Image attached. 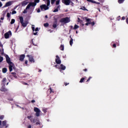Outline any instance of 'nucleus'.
<instances>
[{
  "instance_id": "nucleus-1",
  "label": "nucleus",
  "mask_w": 128,
  "mask_h": 128,
  "mask_svg": "<svg viewBox=\"0 0 128 128\" xmlns=\"http://www.w3.org/2000/svg\"><path fill=\"white\" fill-rule=\"evenodd\" d=\"M46 2L47 4L46 5V4H42L40 6V8L41 10H48V8H50L48 6H50V0H46Z\"/></svg>"
},
{
  "instance_id": "nucleus-2",
  "label": "nucleus",
  "mask_w": 128,
  "mask_h": 128,
  "mask_svg": "<svg viewBox=\"0 0 128 128\" xmlns=\"http://www.w3.org/2000/svg\"><path fill=\"white\" fill-rule=\"evenodd\" d=\"M20 22L22 26H23V28L26 27V26H28V22L26 21V22H24V18L22 16L20 17Z\"/></svg>"
},
{
  "instance_id": "nucleus-3",
  "label": "nucleus",
  "mask_w": 128,
  "mask_h": 128,
  "mask_svg": "<svg viewBox=\"0 0 128 128\" xmlns=\"http://www.w3.org/2000/svg\"><path fill=\"white\" fill-rule=\"evenodd\" d=\"M60 22H64V24H68L70 22V19L68 17L62 18L60 20Z\"/></svg>"
},
{
  "instance_id": "nucleus-4",
  "label": "nucleus",
  "mask_w": 128,
  "mask_h": 128,
  "mask_svg": "<svg viewBox=\"0 0 128 128\" xmlns=\"http://www.w3.org/2000/svg\"><path fill=\"white\" fill-rule=\"evenodd\" d=\"M34 112H36L35 114V116H40L41 111L40 110V108H36V107H34Z\"/></svg>"
},
{
  "instance_id": "nucleus-5",
  "label": "nucleus",
  "mask_w": 128,
  "mask_h": 128,
  "mask_svg": "<svg viewBox=\"0 0 128 128\" xmlns=\"http://www.w3.org/2000/svg\"><path fill=\"white\" fill-rule=\"evenodd\" d=\"M36 6V3H34V2H30L28 4V5L26 6V10L30 9V7L34 8V7Z\"/></svg>"
},
{
  "instance_id": "nucleus-6",
  "label": "nucleus",
  "mask_w": 128,
  "mask_h": 128,
  "mask_svg": "<svg viewBox=\"0 0 128 128\" xmlns=\"http://www.w3.org/2000/svg\"><path fill=\"white\" fill-rule=\"evenodd\" d=\"M26 56L27 58H28V60L30 62L34 63L35 61L32 55H27Z\"/></svg>"
},
{
  "instance_id": "nucleus-7",
  "label": "nucleus",
  "mask_w": 128,
  "mask_h": 128,
  "mask_svg": "<svg viewBox=\"0 0 128 128\" xmlns=\"http://www.w3.org/2000/svg\"><path fill=\"white\" fill-rule=\"evenodd\" d=\"M8 64V68H9V70L10 72H12V68H14V64L12 62L11 63Z\"/></svg>"
},
{
  "instance_id": "nucleus-8",
  "label": "nucleus",
  "mask_w": 128,
  "mask_h": 128,
  "mask_svg": "<svg viewBox=\"0 0 128 128\" xmlns=\"http://www.w3.org/2000/svg\"><path fill=\"white\" fill-rule=\"evenodd\" d=\"M56 62L57 64H62V60H60V57L58 55L56 56Z\"/></svg>"
},
{
  "instance_id": "nucleus-9",
  "label": "nucleus",
  "mask_w": 128,
  "mask_h": 128,
  "mask_svg": "<svg viewBox=\"0 0 128 128\" xmlns=\"http://www.w3.org/2000/svg\"><path fill=\"white\" fill-rule=\"evenodd\" d=\"M10 36H12L11 30H9L8 32L4 34V38H10Z\"/></svg>"
},
{
  "instance_id": "nucleus-10",
  "label": "nucleus",
  "mask_w": 128,
  "mask_h": 128,
  "mask_svg": "<svg viewBox=\"0 0 128 128\" xmlns=\"http://www.w3.org/2000/svg\"><path fill=\"white\" fill-rule=\"evenodd\" d=\"M62 2L64 4H66V6H70L72 1L70 0H63Z\"/></svg>"
},
{
  "instance_id": "nucleus-11",
  "label": "nucleus",
  "mask_w": 128,
  "mask_h": 128,
  "mask_svg": "<svg viewBox=\"0 0 128 128\" xmlns=\"http://www.w3.org/2000/svg\"><path fill=\"white\" fill-rule=\"evenodd\" d=\"M5 56L7 64H12V62L10 61V58L8 56V55L6 54Z\"/></svg>"
},
{
  "instance_id": "nucleus-12",
  "label": "nucleus",
  "mask_w": 128,
  "mask_h": 128,
  "mask_svg": "<svg viewBox=\"0 0 128 128\" xmlns=\"http://www.w3.org/2000/svg\"><path fill=\"white\" fill-rule=\"evenodd\" d=\"M12 4V1H9L6 3L5 5L4 6V8H6L8 6H10Z\"/></svg>"
},
{
  "instance_id": "nucleus-13",
  "label": "nucleus",
  "mask_w": 128,
  "mask_h": 128,
  "mask_svg": "<svg viewBox=\"0 0 128 128\" xmlns=\"http://www.w3.org/2000/svg\"><path fill=\"white\" fill-rule=\"evenodd\" d=\"M28 0L23 1L21 2V5L22 6H26V4H28Z\"/></svg>"
},
{
  "instance_id": "nucleus-14",
  "label": "nucleus",
  "mask_w": 128,
  "mask_h": 128,
  "mask_svg": "<svg viewBox=\"0 0 128 128\" xmlns=\"http://www.w3.org/2000/svg\"><path fill=\"white\" fill-rule=\"evenodd\" d=\"M0 90L1 92H8V90L6 88L4 84L0 88Z\"/></svg>"
},
{
  "instance_id": "nucleus-15",
  "label": "nucleus",
  "mask_w": 128,
  "mask_h": 128,
  "mask_svg": "<svg viewBox=\"0 0 128 128\" xmlns=\"http://www.w3.org/2000/svg\"><path fill=\"white\" fill-rule=\"evenodd\" d=\"M25 56H24V54L20 55V56L19 60H20V62H23L24 60Z\"/></svg>"
},
{
  "instance_id": "nucleus-16",
  "label": "nucleus",
  "mask_w": 128,
  "mask_h": 128,
  "mask_svg": "<svg viewBox=\"0 0 128 128\" xmlns=\"http://www.w3.org/2000/svg\"><path fill=\"white\" fill-rule=\"evenodd\" d=\"M66 66H64V64H61L60 66L59 70H66Z\"/></svg>"
},
{
  "instance_id": "nucleus-17",
  "label": "nucleus",
  "mask_w": 128,
  "mask_h": 128,
  "mask_svg": "<svg viewBox=\"0 0 128 128\" xmlns=\"http://www.w3.org/2000/svg\"><path fill=\"white\" fill-rule=\"evenodd\" d=\"M57 26H58V22H54L52 24V28H56Z\"/></svg>"
},
{
  "instance_id": "nucleus-18",
  "label": "nucleus",
  "mask_w": 128,
  "mask_h": 128,
  "mask_svg": "<svg viewBox=\"0 0 128 128\" xmlns=\"http://www.w3.org/2000/svg\"><path fill=\"white\" fill-rule=\"evenodd\" d=\"M60 5L57 6L56 8L54 10L53 12H58V8H60Z\"/></svg>"
},
{
  "instance_id": "nucleus-19",
  "label": "nucleus",
  "mask_w": 128,
  "mask_h": 128,
  "mask_svg": "<svg viewBox=\"0 0 128 128\" xmlns=\"http://www.w3.org/2000/svg\"><path fill=\"white\" fill-rule=\"evenodd\" d=\"M60 50H64V46L62 44L60 46Z\"/></svg>"
},
{
  "instance_id": "nucleus-20",
  "label": "nucleus",
  "mask_w": 128,
  "mask_h": 128,
  "mask_svg": "<svg viewBox=\"0 0 128 128\" xmlns=\"http://www.w3.org/2000/svg\"><path fill=\"white\" fill-rule=\"evenodd\" d=\"M3 74H6L8 72V69L6 68H4L2 70Z\"/></svg>"
},
{
  "instance_id": "nucleus-21",
  "label": "nucleus",
  "mask_w": 128,
  "mask_h": 128,
  "mask_svg": "<svg viewBox=\"0 0 128 128\" xmlns=\"http://www.w3.org/2000/svg\"><path fill=\"white\" fill-rule=\"evenodd\" d=\"M11 74L13 75L14 78H18V76H16V72H12Z\"/></svg>"
},
{
  "instance_id": "nucleus-22",
  "label": "nucleus",
  "mask_w": 128,
  "mask_h": 128,
  "mask_svg": "<svg viewBox=\"0 0 128 128\" xmlns=\"http://www.w3.org/2000/svg\"><path fill=\"white\" fill-rule=\"evenodd\" d=\"M0 54H1L2 56H4V49L2 48H0Z\"/></svg>"
},
{
  "instance_id": "nucleus-23",
  "label": "nucleus",
  "mask_w": 128,
  "mask_h": 128,
  "mask_svg": "<svg viewBox=\"0 0 128 128\" xmlns=\"http://www.w3.org/2000/svg\"><path fill=\"white\" fill-rule=\"evenodd\" d=\"M80 10H86L87 12H88V10L84 6H82L81 8H80Z\"/></svg>"
},
{
  "instance_id": "nucleus-24",
  "label": "nucleus",
  "mask_w": 128,
  "mask_h": 128,
  "mask_svg": "<svg viewBox=\"0 0 128 128\" xmlns=\"http://www.w3.org/2000/svg\"><path fill=\"white\" fill-rule=\"evenodd\" d=\"M42 111L44 112V114H46L48 112V108H44L42 109Z\"/></svg>"
},
{
  "instance_id": "nucleus-25",
  "label": "nucleus",
  "mask_w": 128,
  "mask_h": 128,
  "mask_svg": "<svg viewBox=\"0 0 128 128\" xmlns=\"http://www.w3.org/2000/svg\"><path fill=\"white\" fill-rule=\"evenodd\" d=\"M73 42H74V39H72V38H70V46H72Z\"/></svg>"
},
{
  "instance_id": "nucleus-26",
  "label": "nucleus",
  "mask_w": 128,
  "mask_h": 128,
  "mask_svg": "<svg viewBox=\"0 0 128 128\" xmlns=\"http://www.w3.org/2000/svg\"><path fill=\"white\" fill-rule=\"evenodd\" d=\"M80 26L78 25L75 24L74 26V28H73V30H78Z\"/></svg>"
},
{
  "instance_id": "nucleus-27",
  "label": "nucleus",
  "mask_w": 128,
  "mask_h": 128,
  "mask_svg": "<svg viewBox=\"0 0 128 128\" xmlns=\"http://www.w3.org/2000/svg\"><path fill=\"white\" fill-rule=\"evenodd\" d=\"M2 124H3L4 126H6V120H4L2 122Z\"/></svg>"
},
{
  "instance_id": "nucleus-28",
  "label": "nucleus",
  "mask_w": 128,
  "mask_h": 128,
  "mask_svg": "<svg viewBox=\"0 0 128 128\" xmlns=\"http://www.w3.org/2000/svg\"><path fill=\"white\" fill-rule=\"evenodd\" d=\"M30 121L31 122H34V123L36 122V120L34 118H31L30 119Z\"/></svg>"
},
{
  "instance_id": "nucleus-29",
  "label": "nucleus",
  "mask_w": 128,
  "mask_h": 128,
  "mask_svg": "<svg viewBox=\"0 0 128 128\" xmlns=\"http://www.w3.org/2000/svg\"><path fill=\"white\" fill-rule=\"evenodd\" d=\"M16 22V20L14 19H12L11 22H10V24H14Z\"/></svg>"
},
{
  "instance_id": "nucleus-30",
  "label": "nucleus",
  "mask_w": 128,
  "mask_h": 128,
  "mask_svg": "<svg viewBox=\"0 0 128 128\" xmlns=\"http://www.w3.org/2000/svg\"><path fill=\"white\" fill-rule=\"evenodd\" d=\"M87 2H92V4L96 3V1L94 0H86Z\"/></svg>"
},
{
  "instance_id": "nucleus-31",
  "label": "nucleus",
  "mask_w": 128,
  "mask_h": 128,
  "mask_svg": "<svg viewBox=\"0 0 128 128\" xmlns=\"http://www.w3.org/2000/svg\"><path fill=\"white\" fill-rule=\"evenodd\" d=\"M6 78H4L2 80V82L4 84H6Z\"/></svg>"
},
{
  "instance_id": "nucleus-32",
  "label": "nucleus",
  "mask_w": 128,
  "mask_h": 128,
  "mask_svg": "<svg viewBox=\"0 0 128 128\" xmlns=\"http://www.w3.org/2000/svg\"><path fill=\"white\" fill-rule=\"evenodd\" d=\"M54 22H58V18H56V16L54 17Z\"/></svg>"
},
{
  "instance_id": "nucleus-33",
  "label": "nucleus",
  "mask_w": 128,
  "mask_h": 128,
  "mask_svg": "<svg viewBox=\"0 0 128 128\" xmlns=\"http://www.w3.org/2000/svg\"><path fill=\"white\" fill-rule=\"evenodd\" d=\"M124 0H118V4H123Z\"/></svg>"
},
{
  "instance_id": "nucleus-34",
  "label": "nucleus",
  "mask_w": 128,
  "mask_h": 128,
  "mask_svg": "<svg viewBox=\"0 0 128 128\" xmlns=\"http://www.w3.org/2000/svg\"><path fill=\"white\" fill-rule=\"evenodd\" d=\"M85 78H82L80 80V83H82L84 82V80Z\"/></svg>"
},
{
  "instance_id": "nucleus-35",
  "label": "nucleus",
  "mask_w": 128,
  "mask_h": 128,
  "mask_svg": "<svg viewBox=\"0 0 128 128\" xmlns=\"http://www.w3.org/2000/svg\"><path fill=\"white\" fill-rule=\"evenodd\" d=\"M10 12H8L6 14V16L7 18H10Z\"/></svg>"
},
{
  "instance_id": "nucleus-36",
  "label": "nucleus",
  "mask_w": 128,
  "mask_h": 128,
  "mask_svg": "<svg viewBox=\"0 0 128 128\" xmlns=\"http://www.w3.org/2000/svg\"><path fill=\"white\" fill-rule=\"evenodd\" d=\"M40 2V0H34V3L36 4V6L37 4H38Z\"/></svg>"
},
{
  "instance_id": "nucleus-37",
  "label": "nucleus",
  "mask_w": 128,
  "mask_h": 128,
  "mask_svg": "<svg viewBox=\"0 0 128 128\" xmlns=\"http://www.w3.org/2000/svg\"><path fill=\"white\" fill-rule=\"evenodd\" d=\"M60 65H58V64H56V65H54V68H58V70H60Z\"/></svg>"
},
{
  "instance_id": "nucleus-38",
  "label": "nucleus",
  "mask_w": 128,
  "mask_h": 128,
  "mask_svg": "<svg viewBox=\"0 0 128 128\" xmlns=\"http://www.w3.org/2000/svg\"><path fill=\"white\" fill-rule=\"evenodd\" d=\"M44 26H45V28H46L48 26L49 24L48 23L46 22L44 24Z\"/></svg>"
},
{
  "instance_id": "nucleus-39",
  "label": "nucleus",
  "mask_w": 128,
  "mask_h": 128,
  "mask_svg": "<svg viewBox=\"0 0 128 128\" xmlns=\"http://www.w3.org/2000/svg\"><path fill=\"white\" fill-rule=\"evenodd\" d=\"M91 78H92V77L90 76V77L88 78L87 80L86 81V82H90V79H91Z\"/></svg>"
},
{
  "instance_id": "nucleus-40",
  "label": "nucleus",
  "mask_w": 128,
  "mask_h": 128,
  "mask_svg": "<svg viewBox=\"0 0 128 128\" xmlns=\"http://www.w3.org/2000/svg\"><path fill=\"white\" fill-rule=\"evenodd\" d=\"M60 0H57L56 1V6H58V4H60Z\"/></svg>"
},
{
  "instance_id": "nucleus-41",
  "label": "nucleus",
  "mask_w": 128,
  "mask_h": 128,
  "mask_svg": "<svg viewBox=\"0 0 128 128\" xmlns=\"http://www.w3.org/2000/svg\"><path fill=\"white\" fill-rule=\"evenodd\" d=\"M56 0H51V4H54Z\"/></svg>"
},
{
  "instance_id": "nucleus-42",
  "label": "nucleus",
  "mask_w": 128,
  "mask_h": 128,
  "mask_svg": "<svg viewBox=\"0 0 128 128\" xmlns=\"http://www.w3.org/2000/svg\"><path fill=\"white\" fill-rule=\"evenodd\" d=\"M2 60H4V58L0 56V62H2Z\"/></svg>"
},
{
  "instance_id": "nucleus-43",
  "label": "nucleus",
  "mask_w": 128,
  "mask_h": 128,
  "mask_svg": "<svg viewBox=\"0 0 128 128\" xmlns=\"http://www.w3.org/2000/svg\"><path fill=\"white\" fill-rule=\"evenodd\" d=\"M36 126H38V124H40V122L39 120L38 121V122H36Z\"/></svg>"
},
{
  "instance_id": "nucleus-44",
  "label": "nucleus",
  "mask_w": 128,
  "mask_h": 128,
  "mask_svg": "<svg viewBox=\"0 0 128 128\" xmlns=\"http://www.w3.org/2000/svg\"><path fill=\"white\" fill-rule=\"evenodd\" d=\"M86 22H90V18H87L86 19Z\"/></svg>"
},
{
  "instance_id": "nucleus-45",
  "label": "nucleus",
  "mask_w": 128,
  "mask_h": 128,
  "mask_svg": "<svg viewBox=\"0 0 128 128\" xmlns=\"http://www.w3.org/2000/svg\"><path fill=\"white\" fill-rule=\"evenodd\" d=\"M16 14V10H13L12 12V14Z\"/></svg>"
},
{
  "instance_id": "nucleus-46",
  "label": "nucleus",
  "mask_w": 128,
  "mask_h": 128,
  "mask_svg": "<svg viewBox=\"0 0 128 128\" xmlns=\"http://www.w3.org/2000/svg\"><path fill=\"white\" fill-rule=\"evenodd\" d=\"M33 40H32V44H33V46H36V44H34Z\"/></svg>"
},
{
  "instance_id": "nucleus-47",
  "label": "nucleus",
  "mask_w": 128,
  "mask_h": 128,
  "mask_svg": "<svg viewBox=\"0 0 128 128\" xmlns=\"http://www.w3.org/2000/svg\"><path fill=\"white\" fill-rule=\"evenodd\" d=\"M32 30H33V32H34V25H32Z\"/></svg>"
},
{
  "instance_id": "nucleus-48",
  "label": "nucleus",
  "mask_w": 128,
  "mask_h": 128,
  "mask_svg": "<svg viewBox=\"0 0 128 128\" xmlns=\"http://www.w3.org/2000/svg\"><path fill=\"white\" fill-rule=\"evenodd\" d=\"M4 116H0V120H4Z\"/></svg>"
},
{
  "instance_id": "nucleus-49",
  "label": "nucleus",
  "mask_w": 128,
  "mask_h": 128,
  "mask_svg": "<svg viewBox=\"0 0 128 128\" xmlns=\"http://www.w3.org/2000/svg\"><path fill=\"white\" fill-rule=\"evenodd\" d=\"M90 24H92V26H94V22H90Z\"/></svg>"
},
{
  "instance_id": "nucleus-50",
  "label": "nucleus",
  "mask_w": 128,
  "mask_h": 128,
  "mask_svg": "<svg viewBox=\"0 0 128 128\" xmlns=\"http://www.w3.org/2000/svg\"><path fill=\"white\" fill-rule=\"evenodd\" d=\"M120 20V16H118V17L116 18L117 20Z\"/></svg>"
},
{
  "instance_id": "nucleus-51",
  "label": "nucleus",
  "mask_w": 128,
  "mask_h": 128,
  "mask_svg": "<svg viewBox=\"0 0 128 128\" xmlns=\"http://www.w3.org/2000/svg\"><path fill=\"white\" fill-rule=\"evenodd\" d=\"M26 12H28V11H26V10H24V12H23V14H26Z\"/></svg>"
},
{
  "instance_id": "nucleus-52",
  "label": "nucleus",
  "mask_w": 128,
  "mask_h": 128,
  "mask_svg": "<svg viewBox=\"0 0 128 128\" xmlns=\"http://www.w3.org/2000/svg\"><path fill=\"white\" fill-rule=\"evenodd\" d=\"M31 102L32 104H34V102H36V100H31Z\"/></svg>"
},
{
  "instance_id": "nucleus-53",
  "label": "nucleus",
  "mask_w": 128,
  "mask_h": 128,
  "mask_svg": "<svg viewBox=\"0 0 128 128\" xmlns=\"http://www.w3.org/2000/svg\"><path fill=\"white\" fill-rule=\"evenodd\" d=\"M28 120H31V118H32V116H28Z\"/></svg>"
},
{
  "instance_id": "nucleus-54",
  "label": "nucleus",
  "mask_w": 128,
  "mask_h": 128,
  "mask_svg": "<svg viewBox=\"0 0 128 128\" xmlns=\"http://www.w3.org/2000/svg\"><path fill=\"white\" fill-rule=\"evenodd\" d=\"M37 12H40V8L37 10Z\"/></svg>"
},
{
  "instance_id": "nucleus-55",
  "label": "nucleus",
  "mask_w": 128,
  "mask_h": 128,
  "mask_svg": "<svg viewBox=\"0 0 128 128\" xmlns=\"http://www.w3.org/2000/svg\"><path fill=\"white\" fill-rule=\"evenodd\" d=\"M112 47L114 48H116V44H114L113 46H112Z\"/></svg>"
},
{
  "instance_id": "nucleus-56",
  "label": "nucleus",
  "mask_w": 128,
  "mask_h": 128,
  "mask_svg": "<svg viewBox=\"0 0 128 128\" xmlns=\"http://www.w3.org/2000/svg\"><path fill=\"white\" fill-rule=\"evenodd\" d=\"M50 94H51V92H52V88H50Z\"/></svg>"
},
{
  "instance_id": "nucleus-57",
  "label": "nucleus",
  "mask_w": 128,
  "mask_h": 128,
  "mask_svg": "<svg viewBox=\"0 0 128 128\" xmlns=\"http://www.w3.org/2000/svg\"><path fill=\"white\" fill-rule=\"evenodd\" d=\"M126 20V17H124V16L122 17V20Z\"/></svg>"
},
{
  "instance_id": "nucleus-58",
  "label": "nucleus",
  "mask_w": 128,
  "mask_h": 128,
  "mask_svg": "<svg viewBox=\"0 0 128 128\" xmlns=\"http://www.w3.org/2000/svg\"><path fill=\"white\" fill-rule=\"evenodd\" d=\"M35 31L36 32H38V28H36Z\"/></svg>"
},
{
  "instance_id": "nucleus-59",
  "label": "nucleus",
  "mask_w": 128,
  "mask_h": 128,
  "mask_svg": "<svg viewBox=\"0 0 128 128\" xmlns=\"http://www.w3.org/2000/svg\"><path fill=\"white\" fill-rule=\"evenodd\" d=\"M2 4L0 2V8H2Z\"/></svg>"
},
{
  "instance_id": "nucleus-60",
  "label": "nucleus",
  "mask_w": 128,
  "mask_h": 128,
  "mask_svg": "<svg viewBox=\"0 0 128 128\" xmlns=\"http://www.w3.org/2000/svg\"><path fill=\"white\" fill-rule=\"evenodd\" d=\"M25 64H28V60H26L24 62Z\"/></svg>"
},
{
  "instance_id": "nucleus-61",
  "label": "nucleus",
  "mask_w": 128,
  "mask_h": 128,
  "mask_svg": "<svg viewBox=\"0 0 128 128\" xmlns=\"http://www.w3.org/2000/svg\"><path fill=\"white\" fill-rule=\"evenodd\" d=\"M82 22H80L81 24V26H84V24L82 23Z\"/></svg>"
},
{
  "instance_id": "nucleus-62",
  "label": "nucleus",
  "mask_w": 128,
  "mask_h": 128,
  "mask_svg": "<svg viewBox=\"0 0 128 128\" xmlns=\"http://www.w3.org/2000/svg\"><path fill=\"white\" fill-rule=\"evenodd\" d=\"M6 12H4V13L3 14L2 16H3L4 17V16H6Z\"/></svg>"
},
{
  "instance_id": "nucleus-63",
  "label": "nucleus",
  "mask_w": 128,
  "mask_h": 128,
  "mask_svg": "<svg viewBox=\"0 0 128 128\" xmlns=\"http://www.w3.org/2000/svg\"><path fill=\"white\" fill-rule=\"evenodd\" d=\"M88 24H90V22L86 23V24H85V26H88Z\"/></svg>"
},
{
  "instance_id": "nucleus-64",
  "label": "nucleus",
  "mask_w": 128,
  "mask_h": 128,
  "mask_svg": "<svg viewBox=\"0 0 128 128\" xmlns=\"http://www.w3.org/2000/svg\"><path fill=\"white\" fill-rule=\"evenodd\" d=\"M28 128H32V125H28Z\"/></svg>"
}]
</instances>
